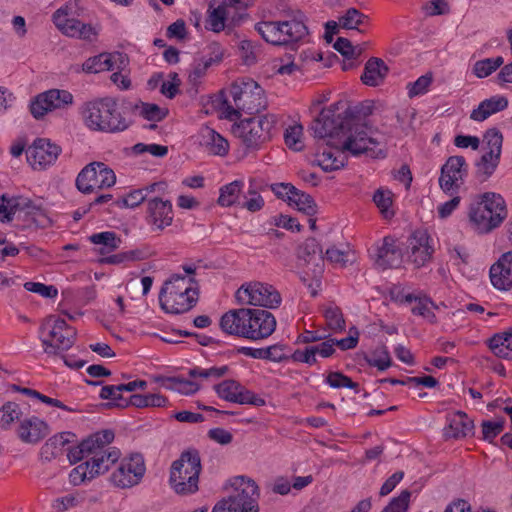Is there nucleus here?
<instances>
[{"instance_id":"nucleus-1","label":"nucleus","mask_w":512,"mask_h":512,"mask_svg":"<svg viewBox=\"0 0 512 512\" xmlns=\"http://www.w3.org/2000/svg\"><path fill=\"white\" fill-rule=\"evenodd\" d=\"M337 110L338 104H334L321 111L312 125L314 136L343 141V148L355 156L372 151L378 141L371 135V128L351 108L343 113Z\"/></svg>"},{"instance_id":"nucleus-2","label":"nucleus","mask_w":512,"mask_h":512,"mask_svg":"<svg viewBox=\"0 0 512 512\" xmlns=\"http://www.w3.org/2000/svg\"><path fill=\"white\" fill-rule=\"evenodd\" d=\"M230 96L224 99L220 111L228 120L237 119L240 112L254 114L265 108L266 101L263 89L252 79H241L235 81L230 87Z\"/></svg>"},{"instance_id":"nucleus-3","label":"nucleus","mask_w":512,"mask_h":512,"mask_svg":"<svg viewBox=\"0 0 512 512\" xmlns=\"http://www.w3.org/2000/svg\"><path fill=\"white\" fill-rule=\"evenodd\" d=\"M507 216L506 204L500 194L486 192L470 204L468 217L472 227L481 234L497 228Z\"/></svg>"},{"instance_id":"nucleus-4","label":"nucleus","mask_w":512,"mask_h":512,"mask_svg":"<svg viewBox=\"0 0 512 512\" xmlns=\"http://www.w3.org/2000/svg\"><path fill=\"white\" fill-rule=\"evenodd\" d=\"M83 118L85 124L94 131L114 133L124 131L129 126L116 100L110 97L87 103Z\"/></svg>"},{"instance_id":"nucleus-5","label":"nucleus","mask_w":512,"mask_h":512,"mask_svg":"<svg viewBox=\"0 0 512 512\" xmlns=\"http://www.w3.org/2000/svg\"><path fill=\"white\" fill-rule=\"evenodd\" d=\"M232 491L219 500L212 512H258L259 488L256 482L245 476L229 481Z\"/></svg>"},{"instance_id":"nucleus-6","label":"nucleus","mask_w":512,"mask_h":512,"mask_svg":"<svg viewBox=\"0 0 512 512\" xmlns=\"http://www.w3.org/2000/svg\"><path fill=\"white\" fill-rule=\"evenodd\" d=\"M201 459L198 451H184L170 468L169 483L177 494L188 495L198 491Z\"/></svg>"},{"instance_id":"nucleus-7","label":"nucleus","mask_w":512,"mask_h":512,"mask_svg":"<svg viewBox=\"0 0 512 512\" xmlns=\"http://www.w3.org/2000/svg\"><path fill=\"white\" fill-rule=\"evenodd\" d=\"M300 18L284 21H261L255 24V30L268 43L288 45L303 40L308 35V28Z\"/></svg>"},{"instance_id":"nucleus-8","label":"nucleus","mask_w":512,"mask_h":512,"mask_svg":"<svg viewBox=\"0 0 512 512\" xmlns=\"http://www.w3.org/2000/svg\"><path fill=\"white\" fill-rule=\"evenodd\" d=\"M40 334L44 352L48 355H58L74 345L77 332L65 320L51 315L41 324Z\"/></svg>"},{"instance_id":"nucleus-9","label":"nucleus","mask_w":512,"mask_h":512,"mask_svg":"<svg viewBox=\"0 0 512 512\" xmlns=\"http://www.w3.org/2000/svg\"><path fill=\"white\" fill-rule=\"evenodd\" d=\"M277 123L276 116L267 114L243 119L234 127L233 133L248 149H259L272 138Z\"/></svg>"},{"instance_id":"nucleus-10","label":"nucleus","mask_w":512,"mask_h":512,"mask_svg":"<svg viewBox=\"0 0 512 512\" xmlns=\"http://www.w3.org/2000/svg\"><path fill=\"white\" fill-rule=\"evenodd\" d=\"M116 183L114 171L103 162L87 164L76 178V187L83 194L110 188Z\"/></svg>"},{"instance_id":"nucleus-11","label":"nucleus","mask_w":512,"mask_h":512,"mask_svg":"<svg viewBox=\"0 0 512 512\" xmlns=\"http://www.w3.org/2000/svg\"><path fill=\"white\" fill-rule=\"evenodd\" d=\"M239 305L262 306L274 309L281 304L280 293L272 286L261 282L243 284L235 294Z\"/></svg>"},{"instance_id":"nucleus-12","label":"nucleus","mask_w":512,"mask_h":512,"mask_svg":"<svg viewBox=\"0 0 512 512\" xmlns=\"http://www.w3.org/2000/svg\"><path fill=\"white\" fill-rule=\"evenodd\" d=\"M146 471L145 461L141 454H131L121 459L116 470L111 474L112 484L118 488L126 489L138 485Z\"/></svg>"},{"instance_id":"nucleus-13","label":"nucleus","mask_w":512,"mask_h":512,"mask_svg":"<svg viewBox=\"0 0 512 512\" xmlns=\"http://www.w3.org/2000/svg\"><path fill=\"white\" fill-rule=\"evenodd\" d=\"M73 102V95L67 90L50 89L35 96L30 103L32 116L39 120L47 113L65 108Z\"/></svg>"},{"instance_id":"nucleus-14","label":"nucleus","mask_w":512,"mask_h":512,"mask_svg":"<svg viewBox=\"0 0 512 512\" xmlns=\"http://www.w3.org/2000/svg\"><path fill=\"white\" fill-rule=\"evenodd\" d=\"M468 173V165L463 156H450L441 167L439 177L440 188L446 194L457 192Z\"/></svg>"},{"instance_id":"nucleus-15","label":"nucleus","mask_w":512,"mask_h":512,"mask_svg":"<svg viewBox=\"0 0 512 512\" xmlns=\"http://www.w3.org/2000/svg\"><path fill=\"white\" fill-rule=\"evenodd\" d=\"M217 395L229 402L237 404H250L253 406H264L265 400L242 386L239 382L229 379L214 386Z\"/></svg>"},{"instance_id":"nucleus-16","label":"nucleus","mask_w":512,"mask_h":512,"mask_svg":"<svg viewBox=\"0 0 512 512\" xmlns=\"http://www.w3.org/2000/svg\"><path fill=\"white\" fill-rule=\"evenodd\" d=\"M433 239L426 230H416L407 241L408 259L420 268L428 263L434 253Z\"/></svg>"},{"instance_id":"nucleus-17","label":"nucleus","mask_w":512,"mask_h":512,"mask_svg":"<svg viewBox=\"0 0 512 512\" xmlns=\"http://www.w3.org/2000/svg\"><path fill=\"white\" fill-rule=\"evenodd\" d=\"M60 153V146L52 143L49 139L38 138L26 150V157L34 169H42L54 164Z\"/></svg>"},{"instance_id":"nucleus-18","label":"nucleus","mask_w":512,"mask_h":512,"mask_svg":"<svg viewBox=\"0 0 512 512\" xmlns=\"http://www.w3.org/2000/svg\"><path fill=\"white\" fill-rule=\"evenodd\" d=\"M247 339L258 341L268 338L276 329L274 315L263 309H250L247 316Z\"/></svg>"},{"instance_id":"nucleus-19","label":"nucleus","mask_w":512,"mask_h":512,"mask_svg":"<svg viewBox=\"0 0 512 512\" xmlns=\"http://www.w3.org/2000/svg\"><path fill=\"white\" fill-rule=\"evenodd\" d=\"M109 444L96 443L86 460L92 471L91 475H94L95 478L106 473L120 459V450L116 447H109Z\"/></svg>"},{"instance_id":"nucleus-20","label":"nucleus","mask_w":512,"mask_h":512,"mask_svg":"<svg viewBox=\"0 0 512 512\" xmlns=\"http://www.w3.org/2000/svg\"><path fill=\"white\" fill-rule=\"evenodd\" d=\"M172 203L159 197L147 199L146 222L153 230L162 231L173 222Z\"/></svg>"},{"instance_id":"nucleus-21","label":"nucleus","mask_w":512,"mask_h":512,"mask_svg":"<svg viewBox=\"0 0 512 512\" xmlns=\"http://www.w3.org/2000/svg\"><path fill=\"white\" fill-rule=\"evenodd\" d=\"M393 298L399 303L413 304L411 307L412 314L423 317L431 324L437 322L434 309L438 307L427 295L422 293H405L401 290Z\"/></svg>"},{"instance_id":"nucleus-22","label":"nucleus","mask_w":512,"mask_h":512,"mask_svg":"<svg viewBox=\"0 0 512 512\" xmlns=\"http://www.w3.org/2000/svg\"><path fill=\"white\" fill-rule=\"evenodd\" d=\"M182 268L185 274H172L170 278L164 282L159 294L169 293L172 291H184L186 294H199V284L194 278L196 267L194 265H184Z\"/></svg>"},{"instance_id":"nucleus-23","label":"nucleus","mask_w":512,"mask_h":512,"mask_svg":"<svg viewBox=\"0 0 512 512\" xmlns=\"http://www.w3.org/2000/svg\"><path fill=\"white\" fill-rule=\"evenodd\" d=\"M199 294L184 291L159 294L161 308L171 314H182L191 310L198 302Z\"/></svg>"},{"instance_id":"nucleus-24","label":"nucleus","mask_w":512,"mask_h":512,"mask_svg":"<svg viewBox=\"0 0 512 512\" xmlns=\"http://www.w3.org/2000/svg\"><path fill=\"white\" fill-rule=\"evenodd\" d=\"M114 440V432L112 430L98 431L88 438L84 439L77 446L68 450L67 457L70 463H76L82 459L88 460L92 448L96 443H111Z\"/></svg>"},{"instance_id":"nucleus-25","label":"nucleus","mask_w":512,"mask_h":512,"mask_svg":"<svg viewBox=\"0 0 512 512\" xmlns=\"http://www.w3.org/2000/svg\"><path fill=\"white\" fill-rule=\"evenodd\" d=\"M401 250L396 245V240L390 236L384 237L382 242L375 247V264L382 268L396 267L401 263Z\"/></svg>"},{"instance_id":"nucleus-26","label":"nucleus","mask_w":512,"mask_h":512,"mask_svg":"<svg viewBox=\"0 0 512 512\" xmlns=\"http://www.w3.org/2000/svg\"><path fill=\"white\" fill-rule=\"evenodd\" d=\"M250 308L229 310L220 319V328L229 335L247 338V316Z\"/></svg>"},{"instance_id":"nucleus-27","label":"nucleus","mask_w":512,"mask_h":512,"mask_svg":"<svg viewBox=\"0 0 512 512\" xmlns=\"http://www.w3.org/2000/svg\"><path fill=\"white\" fill-rule=\"evenodd\" d=\"M48 424L36 417L25 418L20 422L18 428L19 438L29 444H36L49 434Z\"/></svg>"},{"instance_id":"nucleus-28","label":"nucleus","mask_w":512,"mask_h":512,"mask_svg":"<svg viewBox=\"0 0 512 512\" xmlns=\"http://www.w3.org/2000/svg\"><path fill=\"white\" fill-rule=\"evenodd\" d=\"M61 17L60 13L57 17H52L53 23L57 29L66 36L83 40H91V38L96 35L94 27L90 24L82 23L76 18H65V20H61Z\"/></svg>"},{"instance_id":"nucleus-29","label":"nucleus","mask_w":512,"mask_h":512,"mask_svg":"<svg viewBox=\"0 0 512 512\" xmlns=\"http://www.w3.org/2000/svg\"><path fill=\"white\" fill-rule=\"evenodd\" d=\"M124 64L125 60L121 53H101L87 59L82 65V70L86 73H100L120 68Z\"/></svg>"},{"instance_id":"nucleus-30","label":"nucleus","mask_w":512,"mask_h":512,"mask_svg":"<svg viewBox=\"0 0 512 512\" xmlns=\"http://www.w3.org/2000/svg\"><path fill=\"white\" fill-rule=\"evenodd\" d=\"M346 151L348 150L343 148V141H338L335 147H324L316 154L317 164L326 172L340 169L345 164L344 152Z\"/></svg>"},{"instance_id":"nucleus-31","label":"nucleus","mask_w":512,"mask_h":512,"mask_svg":"<svg viewBox=\"0 0 512 512\" xmlns=\"http://www.w3.org/2000/svg\"><path fill=\"white\" fill-rule=\"evenodd\" d=\"M199 143L209 154L225 156L229 151L228 141L210 127H203L199 134Z\"/></svg>"},{"instance_id":"nucleus-32","label":"nucleus","mask_w":512,"mask_h":512,"mask_svg":"<svg viewBox=\"0 0 512 512\" xmlns=\"http://www.w3.org/2000/svg\"><path fill=\"white\" fill-rule=\"evenodd\" d=\"M508 107V98L503 95H495L481 101L477 108L473 109L470 118L482 122L491 115L501 112Z\"/></svg>"},{"instance_id":"nucleus-33","label":"nucleus","mask_w":512,"mask_h":512,"mask_svg":"<svg viewBox=\"0 0 512 512\" xmlns=\"http://www.w3.org/2000/svg\"><path fill=\"white\" fill-rule=\"evenodd\" d=\"M473 428V421L464 412L457 411L448 418V425L444 428V436L447 439L463 438L469 435Z\"/></svg>"},{"instance_id":"nucleus-34","label":"nucleus","mask_w":512,"mask_h":512,"mask_svg":"<svg viewBox=\"0 0 512 512\" xmlns=\"http://www.w3.org/2000/svg\"><path fill=\"white\" fill-rule=\"evenodd\" d=\"M388 70L382 59L372 57L365 64L361 80L365 85L378 86L383 82Z\"/></svg>"},{"instance_id":"nucleus-35","label":"nucleus","mask_w":512,"mask_h":512,"mask_svg":"<svg viewBox=\"0 0 512 512\" xmlns=\"http://www.w3.org/2000/svg\"><path fill=\"white\" fill-rule=\"evenodd\" d=\"M298 257L307 264H313L314 271H322L324 263L323 251L315 238L306 239L298 248Z\"/></svg>"},{"instance_id":"nucleus-36","label":"nucleus","mask_w":512,"mask_h":512,"mask_svg":"<svg viewBox=\"0 0 512 512\" xmlns=\"http://www.w3.org/2000/svg\"><path fill=\"white\" fill-rule=\"evenodd\" d=\"M149 247L137 248L130 251L120 252L117 254L107 255L100 259L101 264L120 265L128 262H134L147 259L152 255Z\"/></svg>"},{"instance_id":"nucleus-37","label":"nucleus","mask_w":512,"mask_h":512,"mask_svg":"<svg viewBox=\"0 0 512 512\" xmlns=\"http://www.w3.org/2000/svg\"><path fill=\"white\" fill-rule=\"evenodd\" d=\"M489 348L495 356L512 361V329L497 333L490 338Z\"/></svg>"},{"instance_id":"nucleus-38","label":"nucleus","mask_w":512,"mask_h":512,"mask_svg":"<svg viewBox=\"0 0 512 512\" xmlns=\"http://www.w3.org/2000/svg\"><path fill=\"white\" fill-rule=\"evenodd\" d=\"M89 240L95 245H100L98 252L104 257L109 253L117 250L122 243L120 236L112 231H104L92 234L89 237Z\"/></svg>"},{"instance_id":"nucleus-39","label":"nucleus","mask_w":512,"mask_h":512,"mask_svg":"<svg viewBox=\"0 0 512 512\" xmlns=\"http://www.w3.org/2000/svg\"><path fill=\"white\" fill-rule=\"evenodd\" d=\"M75 435L71 432H63L49 438L41 448V455L46 460L56 457L65 445L71 442L70 438Z\"/></svg>"},{"instance_id":"nucleus-40","label":"nucleus","mask_w":512,"mask_h":512,"mask_svg":"<svg viewBox=\"0 0 512 512\" xmlns=\"http://www.w3.org/2000/svg\"><path fill=\"white\" fill-rule=\"evenodd\" d=\"M502 144L503 135L499 129L493 127L484 133L482 140L483 153L500 158L502 153Z\"/></svg>"},{"instance_id":"nucleus-41","label":"nucleus","mask_w":512,"mask_h":512,"mask_svg":"<svg viewBox=\"0 0 512 512\" xmlns=\"http://www.w3.org/2000/svg\"><path fill=\"white\" fill-rule=\"evenodd\" d=\"M369 366L376 367L379 371H385L392 366V359L387 347L383 344L376 346L370 354L363 355Z\"/></svg>"},{"instance_id":"nucleus-42","label":"nucleus","mask_w":512,"mask_h":512,"mask_svg":"<svg viewBox=\"0 0 512 512\" xmlns=\"http://www.w3.org/2000/svg\"><path fill=\"white\" fill-rule=\"evenodd\" d=\"M500 158L483 153L475 163V177L480 182H486L496 171Z\"/></svg>"},{"instance_id":"nucleus-43","label":"nucleus","mask_w":512,"mask_h":512,"mask_svg":"<svg viewBox=\"0 0 512 512\" xmlns=\"http://www.w3.org/2000/svg\"><path fill=\"white\" fill-rule=\"evenodd\" d=\"M243 188V181L235 180L228 183L220 188V195L218 198V204L223 207H229L234 204H239L240 193Z\"/></svg>"},{"instance_id":"nucleus-44","label":"nucleus","mask_w":512,"mask_h":512,"mask_svg":"<svg viewBox=\"0 0 512 512\" xmlns=\"http://www.w3.org/2000/svg\"><path fill=\"white\" fill-rule=\"evenodd\" d=\"M99 396L101 399L111 400L110 402L101 404L103 408H126L129 406V399L127 400L122 397V392L120 391L118 385L103 386Z\"/></svg>"},{"instance_id":"nucleus-45","label":"nucleus","mask_w":512,"mask_h":512,"mask_svg":"<svg viewBox=\"0 0 512 512\" xmlns=\"http://www.w3.org/2000/svg\"><path fill=\"white\" fill-rule=\"evenodd\" d=\"M292 206L307 216H313L317 213L318 206L311 195L295 188L291 198Z\"/></svg>"},{"instance_id":"nucleus-46","label":"nucleus","mask_w":512,"mask_h":512,"mask_svg":"<svg viewBox=\"0 0 512 512\" xmlns=\"http://www.w3.org/2000/svg\"><path fill=\"white\" fill-rule=\"evenodd\" d=\"M369 17L356 8H349L343 16L339 18V26L349 30H360V26L366 24Z\"/></svg>"},{"instance_id":"nucleus-47","label":"nucleus","mask_w":512,"mask_h":512,"mask_svg":"<svg viewBox=\"0 0 512 512\" xmlns=\"http://www.w3.org/2000/svg\"><path fill=\"white\" fill-rule=\"evenodd\" d=\"M168 400L161 394H134L129 398V405L136 408L164 407Z\"/></svg>"},{"instance_id":"nucleus-48","label":"nucleus","mask_w":512,"mask_h":512,"mask_svg":"<svg viewBox=\"0 0 512 512\" xmlns=\"http://www.w3.org/2000/svg\"><path fill=\"white\" fill-rule=\"evenodd\" d=\"M503 63L504 59L502 56L479 60L473 66V73L477 78H485L495 72Z\"/></svg>"},{"instance_id":"nucleus-49","label":"nucleus","mask_w":512,"mask_h":512,"mask_svg":"<svg viewBox=\"0 0 512 512\" xmlns=\"http://www.w3.org/2000/svg\"><path fill=\"white\" fill-rule=\"evenodd\" d=\"M165 387L180 394L191 395L199 390L197 382L180 377H170L166 380Z\"/></svg>"},{"instance_id":"nucleus-50","label":"nucleus","mask_w":512,"mask_h":512,"mask_svg":"<svg viewBox=\"0 0 512 512\" xmlns=\"http://www.w3.org/2000/svg\"><path fill=\"white\" fill-rule=\"evenodd\" d=\"M505 272L499 265H492L490 268L491 283L498 290L507 291L512 287V273Z\"/></svg>"},{"instance_id":"nucleus-51","label":"nucleus","mask_w":512,"mask_h":512,"mask_svg":"<svg viewBox=\"0 0 512 512\" xmlns=\"http://www.w3.org/2000/svg\"><path fill=\"white\" fill-rule=\"evenodd\" d=\"M392 196L393 194L390 190L383 188L377 189L373 195V202L386 218H390L394 215V212L390 210L393 202Z\"/></svg>"},{"instance_id":"nucleus-52","label":"nucleus","mask_w":512,"mask_h":512,"mask_svg":"<svg viewBox=\"0 0 512 512\" xmlns=\"http://www.w3.org/2000/svg\"><path fill=\"white\" fill-rule=\"evenodd\" d=\"M227 17L228 11L226 10V7L219 5L217 8L210 11L206 28L216 33L223 31Z\"/></svg>"},{"instance_id":"nucleus-53","label":"nucleus","mask_w":512,"mask_h":512,"mask_svg":"<svg viewBox=\"0 0 512 512\" xmlns=\"http://www.w3.org/2000/svg\"><path fill=\"white\" fill-rule=\"evenodd\" d=\"M19 405L14 402H7L0 408V427L7 429L21 416Z\"/></svg>"},{"instance_id":"nucleus-54","label":"nucleus","mask_w":512,"mask_h":512,"mask_svg":"<svg viewBox=\"0 0 512 512\" xmlns=\"http://www.w3.org/2000/svg\"><path fill=\"white\" fill-rule=\"evenodd\" d=\"M13 208L16 209L17 212H24L28 215H44V210L40 202L33 201L23 196L14 197Z\"/></svg>"},{"instance_id":"nucleus-55","label":"nucleus","mask_w":512,"mask_h":512,"mask_svg":"<svg viewBox=\"0 0 512 512\" xmlns=\"http://www.w3.org/2000/svg\"><path fill=\"white\" fill-rule=\"evenodd\" d=\"M411 499V492L407 489L390 500L381 512H408Z\"/></svg>"},{"instance_id":"nucleus-56","label":"nucleus","mask_w":512,"mask_h":512,"mask_svg":"<svg viewBox=\"0 0 512 512\" xmlns=\"http://www.w3.org/2000/svg\"><path fill=\"white\" fill-rule=\"evenodd\" d=\"M214 62L213 58H202L193 63L192 69L189 72L188 80L189 82L196 86L200 83V80L205 76L207 69Z\"/></svg>"},{"instance_id":"nucleus-57","label":"nucleus","mask_w":512,"mask_h":512,"mask_svg":"<svg viewBox=\"0 0 512 512\" xmlns=\"http://www.w3.org/2000/svg\"><path fill=\"white\" fill-rule=\"evenodd\" d=\"M324 317L330 329L334 331L344 330L345 320L340 308L336 306H328L324 310Z\"/></svg>"},{"instance_id":"nucleus-58","label":"nucleus","mask_w":512,"mask_h":512,"mask_svg":"<svg viewBox=\"0 0 512 512\" xmlns=\"http://www.w3.org/2000/svg\"><path fill=\"white\" fill-rule=\"evenodd\" d=\"M432 75L425 74L420 76L416 81L409 82L407 84L408 96L414 98L419 95H423L428 91V88L432 84Z\"/></svg>"},{"instance_id":"nucleus-59","label":"nucleus","mask_w":512,"mask_h":512,"mask_svg":"<svg viewBox=\"0 0 512 512\" xmlns=\"http://www.w3.org/2000/svg\"><path fill=\"white\" fill-rule=\"evenodd\" d=\"M92 471L90 469L89 463L85 461L84 463L79 464L75 468H73L69 474V481L73 485H80L85 480L94 479V475H91Z\"/></svg>"},{"instance_id":"nucleus-60","label":"nucleus","mask_w":512,"mask_h":512,"mask_svg":"<svg viewBox=\"0 0 512 512\" xmlns=\"http://www.w3.org/2000/svg\"><path fill=\"white\" fill-rule=\"evenodd\" d=\"M303 133V128L301 125L290 126L286 129L284 134L286 145L295 151H300L303 147L301 136Z\"/></svg>"},{"instance_id":"nucleus-61","label":"nucleus","mask_w":512,"mask_h":512,"mask_svg":"<svg viewBox=\"0 0 512 512\" xmlns=\"http://www.w3.org/2000/svg\"><path fill=\"white\" fill-rule=\"evenodd\" d=\"M140 114L149 121L158 122L167 116L168 110L154 103H142Z\"/></svg>"},{"instance_id":"nucleus-62","label":"nucleus","mask_w":512,"mask_h":512,"mask_svg":"<svg viewBox=\"0 0 512 512\" xmlns=\"http://www.w3.org/2000/svg\"><path fill=\"white\" fill-rule=\"evenodd\" d=\"M482 427V439L492 442L504 429V420L496 421H483Z\"/></svg>"},{"instance_id":"nucleus-63","label":"nucleus","mask_w":512,"mask_h":512,"mask_svg":"<svg viewBox=\"0 0 512 512\" xmlns=\"http://www.w3.org/2000/svg\"><path fill=\"white\" fill-rule=\"evenodd\" d=\"M326 382L332 387V388H350V389H357L358 383L353 382L351 378L344 375L341 372H330L326 377Z\"/></svg>"},{"instance_id":"nucleus-64","label":"nucleus","mask_w":512,"mask_h":512,"mask_svg":"<svg viewBox=\"0 0 512 512\" xmlns=\"http://www.w3.org/2000/svg\"><path fill=\"white\" fill-rule=\"evenodd\" d=\"M333 47L346 59H356L360 55V50L356 52V48L352 45L351 41L344 37H339Z\"/></svg>"}]
</instances>
